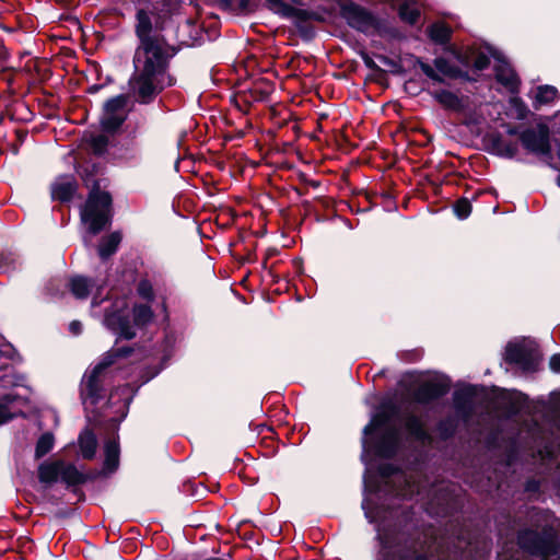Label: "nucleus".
Segmentation results:
<instances>
[{
    "label": "nucleus",
    "instance_id": "nucleus-1",
    "mask_svg": "<svg viewBox=\"0 0 560 560\" xmlns=\"http://www.w3.org/2000/svg\"><path fill=\"white\" fill-rule=\"evenodd\" d=\"M173 52L164 39L139 44L133 55V73L129 79V91L135 101L150 104L175 80L168 73Z\"/></svg>",
    "mask_w": 560,
    "mask_h": 560
},
{
    "label": "nucleus",
    "instance_id": "nucleus-2",
    "mask_svg": "<svg viewBox=\"0 0 560 560\" xmlns=\"http://www.w3.org/2000/svg\"><path fill=\"white\" fill-rule=\"evenodd\" d=\"M381 489L372 480L370 469L364 475V499L362 509L370 523H376L377 539L380 541L378 560H405V537L396 525L387 524V511L375 506L373 497H378Z\"/></svg>",
    "mask_w": 560,
    "mask_h": 560
},
{
    "label": "nucleus",
    "instance_id": "nucleus-3",
    "mask_svg": "<svg viewBox=\"0 0 560 560\" xmlns=\"http://www.w3.org/2000/svg\"><path fill=\"white\" fill-rule=\"evenodd\" d=\"M102 287L97 285L93 295L91 307L92 315L100 316L96 307L102 303H107L105 306L103 324L117 336V339L130 340L136 337L137 329H141L150 324L153 319V312L147 304H136L132 308V324L128 319V302L125 298H117L114 301L107 298H101Z\"/></svg>",
    "mask_w": 560,
    "mask_h": 560
},
{
    "label": "nucleus",
    "instance_id": "nucleus-4",
    "mask_svg": "<svg viewBox=\"0 0 560 560\" xmlns=\"http://www.w3.org/2000/svg\"><path fill=\"white\" fill-rule=\"evenodd\" d=\"M394 413L395 408L384 404L372 416L370 423L364 427L362 438L363 460H365L370 450H373L380 457H390L396 453L399 443V431L392 422Z\"/></svg>",
    "mask_w": 560,
    "mask_h": 560
},
{
    "label": "nucleus",
    "instance_id": "nucleus-5",
    "mask_svg": "<svg viewBox=\"0 0 560 560\" xmlns=\"http://www.w3.org/2000/svg\"><path fill=\"white\" fill-rule=\"evenodd\" d=\"M381 476L385 480V491L401 498H420L423 505L429 513H433L434 504L440 505L443 502L447 503L446 498L442 494L443 486H432L427 489L420 481L412 475H407L401 471H395L390 466H383L381 468Z\"/></svg>",
    "mask_w": 560,
    "mask_h": 560
},
{
    "label": "nucleus",
    "instance_id": "nucleus-6",
    "mask_svg": "<svg viewBox=\"0 0 560 560\" xmlns=\"http://www.w3.org/2000/svg\"><path fill=\"white\" fill-rule=\"evenodd\" d=\"M132 349L128 347H115L107 351L92 369L84 373L80 385V398L86 410L96 406L104 398V383L108 376V369L118 359L128 357Z\"/></svg>",
    "mask_w": 560,
    "mask_h": 560
},
{
    "label": "nucleus",
    "instance_id": "nucleus-7",
    "mask_svg": "<svg viewBox=\"0 0 560 560\" xmlns=\"http://www.w3.org/2000/svg\"><path fill=\"white\" fill-rule=\"evenodd\" d=\"M521 555L509 558L504 552L498 560H560V549L552 526H545L541 533L523 530L518 535Z\"/></svg>",
    "mask_w": 560,
    "mask_h": 560
},
{
    "label": "nucleus",
    "instance_id": "nucleus-8",
    "mask_svg": "<svg viewBox=\"0 0 560 560\" xmlns=\"http://www.w3.org/2000/svg\"><path fill=\"white\" fill-rule=\"evenodd\" d=\"M112 196L107 191L93 189L81 210V220L88 225L89 233L95 235L110 221Z\"/></svg>",
    "mask_w": 560,
    "mask_h": 560
},
{
    "label": "nucleus",
    "instance_id": "nucleus-9",
    "mask_svg": "<svg viewBox=\"0 0 560 560\" xmlns=\"http://www.w3.org/2000/svg\"><path fill=\"white\" fill-rule=\"evenodd\" d=\"M505 360L523 371H535L538 362L535 342L530 340L510 342L505 349Z\"/></svg>",
    "mask_w": 560,
    "mask_h": 560
},
{
    "label": "nucleus",
    "instance_id": "nucleus-10",
    "mask_svg": "<svg viewBox=\"0 0 560 560\" xmlns=\"http://www.w3.org/2000/svg\"><path fill=\"white\" fill-rule=\"evenodd\" d=\"M127 96L117 95L104 105L101 124L104 130L115 131L127 118Z\"/></svg>",
    "mask_w": 560,
    "mask_h": 560
},
{
    "label": "nucleus",
    "instance_id": "nucleus-11",
    "mask_svg": "<svg viewBox=\"0 0 560 560\" xmlns=\"http://www.w3.org/2000/svg\"><path fill=\"white\" fill-rule=\"evenodd\" d=\"M340 13L349 26L363 33H369L377 25V21L374 15L353 2L343 4Z\"/></svg>",
    "mask_w": 560,
    "mask_h": 560
},
{
    "label": "nucleus",
    "instance_id": "nucleus-12",
    "mask_svg": "<svg viewBox=\"0 0 560 560\" xmlns=\"http://www.w3.org/2000/svg\"><path fill=\"white\" fill-rule=\"evenodd\" d=\"M520 140L523 147L532 153L548 154L550 152L549 129L545 125L522 131Z\"/></svg>",
    "mask_w": 560,
    "mask_h": 560
},
{
    "label": "nucleus",
    "instance_id": "nucleus-13",
    "mask_svg": "<svg viewBox=\"0 0 560 560\" xmlns=\"http://www.w3.org/2000/svg\"><path fill=\"white\" fill-rule=\"evenodd\" d=\"M451 388V381L444 375H434L424 381L415 392L418 402L427 404L444 396Z\"/></svg>",
    "mask_w": 560,
    "mask_h": 560
},
{
    "label": "nucleus",
    "instance_id": "nucleus-14",
    "mask_svg": "<svg viewBox=\"0 0 560 560\" xmlns=\"http://www.w3.org/2000/svg\"><path fill=\"white\" fill-rule=\"evenodd\" d=\"M476 388L474 386H465L456 389L453 395L454 409L459 419L467 422L474 411V398Z\"/></svg>",
    "mask_w": 560,
    "mask_h": 560
},
{
    "label": "nucleus",
    "instance_id": "nucleus-15",
    "mask_svg": "<svg viewBox=\"0 0 560 560\" xmlns=\"http://www.w3.org/2000/svg\"><path fill=\"white\" fill-rule=\"evenodd\" d=\"M497 62L494 65L495 78L509 92L516 93L518 91L520 80L508 61L498 55H493Z\"/></svg>",
    "mask_w": 560,
    "mask_h": 560
},
{
    "label": "nucleus",
    "instance_id": "nucleus-16",
    "mask_svg": "<svg viewBox=\"0 0 560 560\" xmlns=\"http://www.w3.org/2000/svg\"><path fill=\"white\" fill-rule=\"evenodd\" d=\"M136 34L139 44L162 40L163 38L152 33V22L150 15L144 10L137 12Z\"/></svg>",
    "mask_w": 560,
    "mask_h": 560
},
{
    "label": "nucleus",
    "instance_id": "nucleus-17",
    "mask_svg": "<svg viewBox=\"0 0 560 560\" xmlns=\"http://www.w3.org/2000/svg\"><path fill=\"white\" fill-rule=\"evenodd\" d=\"M77 190V183L70 175L58 177L51 185V196L56 200L68 201Z\"/></svg>",
    "mask_w": 560,
    "mask_h": 560
},
{
    "label": "nucleus",
    "instance_id": "nucleus-18",
    "mask_svg": "<svg viewBox=\"0 0 560 560\" xmlns=\"http://www.w3.org/2000/svg\"><path fill=\"white\" fill-rule=\"evenodd\" d=\"M62 460L44 462L38 466V479L42 483L52 485L60 479Z\"/></svg>",
    "mask_w": 560,
    "mask_h": 560
},
{
    "label": "nucleus",
    "instance_id": "nucleus-19",
    "mask_svg": "<svg viewBox=\"0 0 560 560\" xmlns=\"http://www.w3.org/2000/svg\"><path fill=\"white\" fill-rule=\"evenodd\" d=\"M105 460L104 470L108 474L114 472L119 465V445L115 440H108L104 446Z\"/></svg>",
    "mask_w": 560,
    "mask_h": 560
},
{
    "label": "nucleus",
    "instance_id": "nucleus-20",
    "mask_svg": "<svg viewBox=\"0 0 560 560\" xmlns=\"http://www.w3.org/2000/svg\"><path fill=\"white\" fill-rule=\"evenodd\" d=\"M69 287L72 292V294L77 299H86L88 295L93 291L95 288V283L92 282V280L82 277V276H75L70 279Z\"/></svg>",
    "mask_w": 560,
    "mask_h": 560
},
{
    "label": "nucleus",
    "instance_id": "nucleus-21",
    "mask_svg": "<svg viewBox=\"0 0 560 560\" xmlns=\"http://www.w3.org/2000/svg\"><path fill=\"white\" fill-rule=\"evenodd\" d=\"M269 3V8L277 14H280L284 18H296V19H305L307 13L304 10L296 9L282 0H267Z\"/></svg>",
    "mask_w": 560,
    "mask_h": 560
},
{
    "label": "nucleus",
    "instance_id": "nucleus-22",
    "mask_svg": "<svg viewBox=\"0 0 560 560\" xmlns=\"http://www.w3.org/2000/svg\"><path fill=\"white\" fill-rule=\"evenodd\" d=\"M405 427L407 432L416 440L421 442L430 441V435L425 431L422 420L419 417L415 415L407 416Z\"/></svg>",
    "mask_w": 560,
    "mask_h": 560
},
{
    "label": "nucleus",
    "instance_id": "nucleus-23",
    "mask_svg": "<svg viewBox=\"0 0 560 560\" xmlns=\"http://www.w3.org/2000/svg\"><path fill=\"white\" fill-rule=\"evenodd\" d=\"M558 98V90L552 85H540L536 90L533 106L539 109L542 105L552 104Z\"/></svg>",
    "mask_w": 560,
    "mask_h": 560
},
{
    "label": "nucleus",
    "instance_id": "nucleus-24",
    "mask_svg": "<svg viewBox=\"0 0 560 560\" xmlns=\"http://www.w3.org/2000/svg\"><path fill=\"white\" fill-rule=\"evenodd\" d=\"M96 436L93 432L85 430L79 436V447L84 458L91 459L94 457L96 452Z\"/></svg>",
    "mask_w": 560,
    "mask_h": 560
},
{
    "label": "nucleus",
    "instance_id": "nucleus-25",
    "mask_svg": "<svg viewBox=\"0 0 560 560\" xmlns=\"http://www.w3.org/2000/svg\"><path fill=\"white\" fill-rule=\"evenodd\" d=\"M18 397L11 393L0 397V425L12 420L16 412L13 410V404Z\"/></svg>",
    "mask_w": 560,
    "mask_h": 560
},
{
    "label": "nucleus",
    "instance_id": "nucleus-26",
    "mask_svg": "<svg viewBox=\"0 0 560 560\" xmlns=\"http://www.w3.org/2000/svg\"><path fill=\"white\" fill-rule=\"evenodd\" d=\"M121 236L118 232H114L104 237L98 246V255L101 258L106 259L112 256L118 248Z\"/></svg>",
    "mask_w": 560,
    "mask_h": 560
},
{
    "label": "nucleus",
    "instance_id": "nucleus-27",
    "mask_svg": "<svg viewBox=\"0 0 560 560\" xmlns=\"http://www.w3.org/2000/svg\"><path fill=\"white\" fill-rule=\"evenodd\" d=\"M401 20L409 24H415L420 16V9L415 0H401L399 7Z\"/></svg>",
    "mask_w": 560,
    "mask_h": 560
},
{
    "label": "nucleus",
    "instance_id": "nucleus-28",
    "mask_svg": "<svg viewBox=\"0 0 560 560\" xmlns=\"http://www.w3.org/2000/svg\"><path fill=\"white\" fill-rule=\"evenodd\" d=\"M60 480L69 486H74L82 483L84 481V476L74 465L67 464L62 460Z\"/></svg>",
    "mask_w": 560,
    "mask_h": 560
},
{
    "label": "nucleus",
    "instance_id": "nucleus-29",
    "mask_svg": "<svg viewBox=\"0 0 560 560\" xmlns=\"http://www.w3.org/2000/svg\"><path fill=\"white\" fill-rule=\"evenodd\" d=\"M451 32V28L442 22L434 23L428 28V35L431 40L440 45L448 42Z\"/></svg>",
    "mask_w": 560,
    "mask_h": 560
},
{
    "label": "nucleus",
    "instance_id": "nucleus-30",
    "mask_svg": "<svg viewBox=\"0 0 560 560\" xmlns=\"http://www.w3.org/2000/svg\"><path fill=\"white\" fill-rule=\"evenodd\" d=\"M432 96L446 108L457 109L460 106L459 98L451 91L436 90L432 92Z\"/></svg>",
    "mask_w": 560,
    "mask_h": 560
},
{
    "label": "nucleus",
    "instance_id": "nucleus-31",
    "mask_svg": "<svg viewBox=\"0 0 560 560\" xmlns=\"http://www.w3.org/2000/svg\"><path fill=\"white\" fill-rule=\"evenodd\" d=\"M55 444L54 434L50 432H45L39 436L35 446V458L39 459L48 454Z\"/></svg>",
    "mask_w": 560,
    "mask_h": 560
},
{
    "label": "nucleus",
    "instance_id": "nucleus-32",
    "mask_svg": "<svg viewBox=\"0 0 560 560\" xmlns=\"http://www.w3.org/2000/svg\"><path fill=\"white\" fill-rule=\"evenodd\" d=\"M117 395L122 397V401L118 407L120 420H122L127 416V411L132 399V388L129 385H125L110 395V400H113Z\"/></svg>",
    "mask_w": 560,
    "mask_h": 560
},
{
    "label": "nucleus",
    "instance_id": "nucleus-33",
    "mask_svg": "<svg viewBox=\"0 0 560 560\" xmlns=\"http://www.w3.org/2000/svg\"><path fill=\"white\" fill-rule=\"evenodd\" d=\"M529 110L525 103L516 97L513 96L510 100V107H509V114L515 119L523 120L527 117Z\"/></svg>",
    "mask_w": 560,
    "mask_h": 560
},
{
    "label": "nucleus",
    "instance_id": "nucleus-34",
    "mask_svg": "<svg viewBox=\"0 0 560 560\" xmlns=\"http://www.w3.org/2000/svg\"><path fill=\"white\" fill-rule=\"evenodd\" d=\"M434 66L438 72L446 77L456 78L459 74V70L445 58H436Z\"/></svg>",
    "mask_w": 560,
    "mask_h": 560
},
{
    "label": "nucleus",
    "instance_id": "nucleus-35",
    "mask_svg": "<svg viewBox=\"0 0 560 560\" xmlns=\"http://www.w3.org/2000/svg\"><path fill=\"white\" fill-rule=\"evenodd\" d=\"M456 430V422L454 419L448 418L445 420H442L438 424V432L442 439H448L451 438Z\"/></svg>",
    "mask_w": 560,
    "mask_h": 560
},
{
    "label": "nucleus",
    "instance_id": "nucleus-36",
    "mask_svg": "<svg viewBox=\"0 0 560 560\" xmlns=\"http://www.w3.org/2000/svg\"><path fill=\"white\" fill-rule=\"evenodd\" d=\"M454 211L458 219H466L471 212V205L467 199H459L454 206Z\"/></svg>",
    "mask_w": 560,
    "mask_h": 560
},
{
    "label": "nucleus",
    "instance_id": "nucleus-37",
    "mask_svg": "<svg viewBox=\"0 0 560 560\" xmlns=\"http://www.w3.org/2000/svg\"><path fill=\"white\" fill-rule=\"evenodd\" d=\"M418 65H419L420 69L422 70V72L427 77H429L430 79H432L435 82H439V83L443 82L442 77L430 65L422 62V61H418Z\"/></svg>",
    "mask_w": 560,
    "mask_h": 560
},
{
    "label": "nucleus",
    "instance_id": "nucleus-38",
    "mask_svg": "<svg viewBox=\"0 0 560 560\" xmlns=\"http://www.w3.org/2000/svg\"><path fill=\"white\" fill-rule=\"evenodd\" d=\"M138 294L147 300L151 301L153 299V290L152 285L148 281H141L138 285Z\"/></svg>",
    "mask_w": 560,
    "mask_h": 560
},
{
    "label": "nucleus",
    "instance_id": "nucleus-39",
    "mask_svg": "<svg viewBox=\"0 0 560 560\" xmlns=\"http://www.w3.org/2000/svg\"><path fill=\"white\" fill-rule=\"evenodd\" d=\"M107 138L105 136H97L92 140V147L95 152L102 153L107 147Z\"/></svg>",
    "mask_w": 560,
    "mask_h": 560
},
{
    "label": "nucleus",
    "instance_id": "nucleus-40",
    "mask_svg": "<svg viewBox=\"0 0 560 560\" xmlns=\"http://www.w3.org/2000/svg\"><path fill=\"white\" fill-rule=\"evenodd\" d=\"M489 57L485 54H479L474 60V67L477 70H483L489 66Z\"/></svg>",
    "mask_w": 560,
    "mask_h": 560
},
{
    "label": "nucleus",
    "instance_id": "nucleus-41",
    "mask_svg": "<svg viewBox=\"0 0 560 560\" xmlns=\"http://www.w3.org/2000/svg\"><path fill=\"white\" fill-rule=\"evenodd\" d=\"M549 366L555 373H560V353L553 354L550 358Z\"/></svg>",
    "mask_w": 560,
    "mask_h": 560
},
{
    "label": "nucleus",
    "instance_id": "nucleus-42",
    "mask_svg": "<svg viewBox=\"0 0 560 560\" xmlns=\"http://www.w3.org/2000/svg\"><path fill=\"white\" fill-rule=\"evenodd\" d=\"M236 9L245 12L249 9V0H229Z\"/></svg>",
    "mask_w": 560,
    "mask_h": 560
},
{
    "label": "nucleus",
    "instance_id": "nucleus-43",
    "mask_svg": "<svg viewBox=\"0 0 560 560\" xmlns=\"http://www.w3.org/2000/svg\"><path fill=\"white\" fill-rule=\"evenodd\" d=\"M69 329L73 335H79L82 330V324L78 320H73L70 323Z\"/></svg>",
    "mask_w": 560,
    "mask_h": 560
},
{
    "label": "nucleus",
    "instance_id": "nucleus-44",
    "mask_svg": "<svg viewBox=\"0 0 560 560\" xmlns=\"http://www.w3.org/2000/svg\"><path fill=\"white\" fill-rule=\"evenodd\" d=\"M508 133H509V135H511V136H515V135H518V136H520V133H521V132H518V131H517V128H515V127H510V128L508 129Z\"/></svg>",
    "mask_w": 560,
    "mask_h": 560
},
{
    "label": "nucleus",
    "instance_id": "nucleus-45",
    "mask_svg": "<svg viewBox=\"0 0 560 560\" xmlns=\"http://www.w3.org/2000/svg\"><path fill=\"white\" fill-rule=\"evenodd\" d=\"M557 154H558V158H559V160H560V145H559V148H558V152H557ZM557 184H558V186L560 187V172H559V175H558V177H557Z\"/></svg>",
    "mask_w": 560,
    "mask_h": 560
},
{
    "label": "nucleus",
    "instance_id": "nucleus-46",
    "mask_svg": "<svg viewBox=\"0 0 560 560\" xmlns=\"http://www.w3.org/2000/svg\"><path fill=\"white\" fill-rule=\"evenodd\" d=\"M416 560H431V559H429L427 556H422V555H421V556H418V557L416 558Z\"/></svg>",
    "mask_w": 560,
    "mask_h": 560
},
{
    "label": "nucleus",
    "instance_id": "nucleus-47",
    "mask_svg": "<svg viewBox=\"0 0 560 560\" xmlns=\"http://www.w3.org/2000/svg\"><path fill=\"white\" fill-rule=\"evenodd\" d=\"M90 90H91L92 92H95V91H97V90H98V86H97V85H94V86H92Z\"/></svg>",
    "mask_w": 560,
    "mask_h": 560
},
{
    "label": "nucleus",
    "instance_id": "nucleus-48",
    "mask_svg": "<svg viewBox=\"0 0 560 560\" xmlns=\"http://www.w3.org/2000/svg\"><path fill=\"white\" fill-rule=\"evenodd\" d=\"M556 117L560 120V110L556 114Z\"/></svg>",
    "mask_w": 560,
    "mask_h": 560
},
{
    "label": "nucleus",
    "instance_id": "nucleus-49",
    "mask_svg": "<svg viewBox=\"0 0 560 560\" xmlns=\"http://www.w3.org/2000/svg\"><path fill=\"white\" fill-rule=\"evenodd\" d=\"M513 153H514V150H510V151H509V154H510V155H513Z\"/></svg>",
    "mask_w": 560,
    "mask_h": 560
},
{
    "label": "nucleus",
    "instance_id": "nucleus-50",
    "mask_svg": "<svg viewBox=\"0 0 560 560\" xmlns=\"http://www.w3.org/2000/svg\"><path fill=\"white\" fill-rule=\"evenodd\" d=\"M207 560H221V559H218V558H211V559H207Z\"/></svg>",
    "mask_w": 560,
    "mask_h": 560
}]
</instances>
